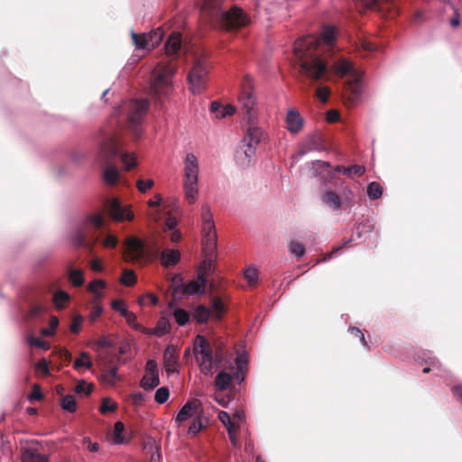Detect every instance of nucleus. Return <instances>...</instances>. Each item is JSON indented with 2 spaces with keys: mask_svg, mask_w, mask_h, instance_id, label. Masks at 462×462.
I'll return each instance as SVG.
<instances>
[{
  "mask_svg": "<svg viewBox=\"0 0 462 462\" xmlns=\"http://www.w3.org/2000/svg\"><path fill=\"white\" fill-rule=\"evenodd\" d=\"M319 46V39L313 35L299 39L293 46L300 72L311 83L327 80L329 78V65L318 51Z\"/></svg>",
  "mask_w": 462,
  "mask_h": 462,
  "instance_id": "1",
  "label": "nucleus"
},
{
  "mask_svg": "<svg viewBox=\"0 0 462 462\" xmlns=\"http://www.w3.org/2000/svg\"><path fill=\"white\" fill-rule=\"evenodd\" d=\"M72 243L78 246L93 247L100 244L106 248H116L118 238L106 226V219L102 213L97 212L88 216L83 228L75 232Z\"/></svg>",
  "mask_w": 462,
  "mask_h": 462,
  "instance_id": "2",
  "label": "nucleus"
},
{
  "mask_svg": "<svg viewBox=\"0 0 462 462\" xmlns=\"http://www.w3.org/2000/svg\"><path fill=\"white\" fill-rule=\"evenodd\" d=\"M200 11L210 23L226 32L245 28L252 22L249 14L236 5L225 10L221 5V0H202Z\"/></svg>",
  "mask_w": 462,
  "mask_h": 462,
  "instance_id": "3",
  "label": "nucleus"
},
{
  "mask_svg": "<svg viewBox=\"0 0 462 462\" xmlns=\"http://www.w3.org/2000/svg\"><path fill=\"white\" fill-rule=\"evenodd\" d=\"M98 156L105 163H109L114 158L119 157L126 171L137 165L135 153L125 151L123 143L113 133L101 131L96 140Z\"/></svg>",
  "mask_w": 462,
  "mask_h": 462,
  "instance_id": "4",
  "label": "nucleus"
},
{
  "mask_svg": "<svg viewBox=\"0 0 462 462\" xmlns=\"http://www.w3.org/2000/svg\"><path fill=\"white\" fill-rule=\"evenodd\" d=\"M202 233H203V251L205 260L201 263L199 273L208 276L214 270V262L217 259V230L213 220V214L208 205L205 204L201 208Z\"/></svg>",
  "mask_w": 462,
  "mask_h": 462,
  "instance_id": "5",
  "label": "nucleus"
},
{
  "mask_svg": "<svg viewBox=\"0 0 462 462\" xmlns=\"http://www.w3.org/2000/svg\"><path fill=\"white\" fill-rule=\"evenodd\" d=\"M263 131L256 126H250L243 139L236 145L234 154L236 165L241 169H248L255 160L256 147L260 143Z\"/></svg>",
  "mask_w": 462,
  "mask_h": 462,
  "instance_id": "6",
  "label": "nucleus"
},
{
  "mask_svg": "<svg viewBox=\"0 0 462 462\" xmlns=\"http://www.w3.org/2000/svg\"><path fill=\"white\" fill-rule=\"evenodd\" d=\"M333 69L335 73L340 77H348L346 82V89L353 98H358L362 94L364 74L357 69L352 62L341 59L337 60Z\"/></svg>",
  "mask_w": 462,
  "mask_h": 462,
  "instance_id": "7",
  "label": "nucleus"
},
{
  "mask_svg": "<svg viewBox=\"0 0 462 462\" xmlns=\"http://www.w3.org/2000/svg\"><path fill=\"white\" fill-rule=\"evenodd\" d=\"M199 163L196 155L189 152L184 161V192L189 204L195 203L198 195Z\"/></svg>",
  "mask_w": 462,
  "mask_h": 462,
  "instance_id": "8",
  "label": "nucleus"
},
{
  "mask_svg": "<svg viewBox=\"0 0 462 462\" xmlns=\"http://www.w3.org/2000/svg\"><path fill=\"white\" fill-rule=\"evenodd\" d=\"M147 99L134 100L130 103L126 127L134 140H139L143 134L142 122L149 107Z\"/></svg>",
  "mask_w": 462,
  "mask_h": 462,
  "instance_id": "9",
  "label": "nucleus"
},
{
  "mask_svg": "<svg viewBox=\"0 0 462 462\" xmlns=\"http://www.w3.org/2000/svg\"><path fill=\"white\" fill-rule=\"evenodd\" d=\"M193 352L199 362L200 372L207 376L214 374V354L204 336L198 335L193 345Z\"/></svg>",
  "mask_w": 462,
  "mask_h": 462,
  "instance_id": "10",
  "label": "nucleus"
},
{
  "mask_svg": "<svg viewBox=\"0 0 462 462\" xmlns=\"http://www.w3.org/2000/svg\"><path fill=\"white\" fill-rule=\"evenodd\" d=\"M19 310L25 319H38L48 310L42 296L35 291L24 294Z\"/></svg>",
  "mask_w": 462,
  "mask_h": 462,
  "instance_id": "11",
  "label": "nucleus"
},
{
  "mask_svg": "<svg viewBox=\"0 0 462 462\" xmlns=\"http://www.w3.org/2000/svg\"><path fill=\"white\" fill-rule=\"evenodd\" d=\"M104 207L106 214L116 222H131L134 217L131 207L124 205L116 198L106 199Z\"/></svg>",
  "mask_w": 462,
  "mask_h": 462,
  "instance_id": "12",
  "label": "nucleus"
},
{
  "mask_svg": "<svg viewBox=\"0 0 462 462\" xmlns=\"http://www.w3.org/2000/svg\"><path fill=\"white\" fill-rule=\"evenodd\" d=\"M207 75L208 69L206 64L200 60H195L188 74L189 89L193 94H199L205 89Z\"/></svg>",
  "mask_w": 462,
  "mask_h": 462,
  "instance_id": "13",
  "label": "nucleus"
},
{
  "mask_svg": "<svg viewBox=\"0 0 462 462\" xmlns=\"http://www.w3.org/2000/svg\"><path fill=\"white\" fill-rule=\"evenodd\" d=\"M175 70V67H170L167 69L166 73H160L154 77L151 82L150 90L155 97L161 99L169 95L172 87L171 76L174 74Z\"/></svg>",
  "mask_w": 462,
  "mask_h": 462,
  "instance_id": "14",
  "label": "nucleus"
},
{
  "mask_svg": "<svg viewBox=\"0 0 462 462\" xmlns=\"http://www.w3.org/2000/svg\"><path fill=\"white\" fill-rule=\"evenodd\" d=\"M178 285L175 289V292H180L181 295L190 294L196 296H201L205 293L206 285L208 283V278L205 277V273H199L196 280L190 281L188 283L183 282L180 275H178Z\"/></svg>",
  "mask_w": 462,
  "mask_h": 462,
  "instance_id": "15",
  "label": "nucleus"
},
{
  "mask_svg": "<svg viewBox=\"0 0 462 462\" xmlns=\"http://www.w3.org/2000/svg\"><path fill=\"white\" fill-rule=\"evenodd\" d=\"M320 200L323 205L327 206L334 212L340 213L341 210L348 205L350 199L346 194L343 198H340L337 192L327 185V187H321Z\"/></svg>",
  "mask_w": 462,
  "mask_h": 462,
  "instance_id": "16",
  "label": "nucleus"
},
{
  "mask_svg": "<svg viewBox=\"0 0 462 462\" xmlns=\"http://www.w3.org/2000/svg\"><path fill=\"white\" fill-rule=\"evenodd\" d=\"M106 282L102 279H95L87 286L88 291L93 294L96 300L93 304V308L90 313V319L92 321H95L103 313V307L97 301L104 298V290L106 288Z\"/></svg>",
  "mask_w": 462,
  "mask_h": 462,
  "instance_id": "17",
  "label": "nucleus"
},
{
  "mask_svg": "<svg viewBox=\"0 0 462 462\" xmlns=\"http://www.w3.org/2000/svg\"><path fill=\"white\" fill-rule=\"evenodd\" d=\"M308 164L311 178L319 179L320 187H327L328 182L334 179V170H330L331 163L329 162L316 160Z\"/></svg>",
  "mask_w": 462,
  "mask_h": 462,
  "instance_id": "18",
  "label": "nucleus"
},
{
  "mask_svg": "<svg viewBox=\"0 0 462 462\" xmlns=\"http://www.w3.org/2000/svg\"><path fill=\"white\" fill-rule=\"evenodd\" d=\"M165 55L171 60L179 59L187 51V46L180 32H172L164 44Z\"/></svg>",
  "mask_w": 462,
  "mask_h": 462,
  "instance_id": "19",
  "label": "nucleus"
},
{
  "mask_svg": "<svg viewBox=\"0 0 462 462\" xmlns=\"http://www.w3.org/2000/svg\"><path fill=\"white\" fill-rule=\"evenodd\" d=\"M374 223L369 219L357 224L353 230L352 238L346 240L343 246H346L351 241H355L356 239H360V243H370V236L374 232Z\"/></svg>",
  "mask_w": 462,
  "mask_h": 462,
  "instance_id": "20",
  "label": "nucleus"
},
{
  "mask_svg": "<svg viewBox=\"0 0 462 462\" xmlns=\"http://www.w3.org/2000/svg\"><path fill=\"white\" fill-rule=\"evenodd\" d=\"M22 462H50L49 456L42 453L38 448L26 447L22 451Z\"/></svg>",
  "mask_w": 462,
  "mask_h": 462,
  "instance_id": "21",
  "label": "nucleus"
},
{
  "mask_svg": "<svg viewBox=\"0 0 462 462\" xmlns=\"http://www.w3.org/2000/svg\"><path fill=\"white\" fill-rule=\"evenodd\" d=\"M304 120L300 114L295 110L291 109L286 116L287 129L291 134H298L302 128Z\"/></svg>",
  "mask_w": 462,
  "mask_h": 462,
  "instance_id": "22",
  "label": "nucleus"
},
{
  "mask_svg": "<svg viewBox=\"0 0 462 462\" xmlns=\"http://www.w3.org/2000/svg\"><path fill=\"white\" fill-rule=\"evenodd\" d=\"M199 405L195 401H188L179 411L175 422L180 426L188 419L196 414Z\"/></svg>",
  "mask_w": 462,
  "mask_h": 462,
  "instance_id": "23",
  "label": "nucleus"
},
{
  "mask_svg": "<svg viewBox=\"0 0 462 462\" xmlns=\"http://www.w3.org/2000/svg\"><path fill=\"white\" fill-rule=\"evenodd\" d=\"M415 361L417 363H425L426 365H428V366H425L422 369V372L424 374H427L435 368L439 369L440 366L439 362L435 356H432V353L430 351H422L420 355H418L417 357H415Z\"/></svg>",
  "mask_w": 462,
  "mask_h": 462,
  "instance_id": "24",
  "label": "nucleus"
},
{
  "mask_svg": "<svg viewBox=\"0 0 462 462\" xmlns=\"http://www.w3.org/2000/svg\"><path fill=\"white\" fill-rule=\"evenodd\" d=\"M180 260V253L176 249H166L161 253V263L164 266L175 265Z\"/></svg>",
  "mask_w": 462,
  "mask_h": 462,
  "instance_id": "25",
  "label": "nucleus"
},
{
  "mask_svg": "<svg viewBox=\"0 0 462 462\" xmlns=\"http://www.w3.org/2000/svg\"><path fill=\"white\" fill-rule=\"evenodd\" d=\"M163 362L168 373L178 372V363L172 346H168L163 354Z\"/></svg>",
  "mask_w": 462,
  "mask_h": 462,
  "instance_id": "26",
  "label": "nucleus"
},
{
  "mask_svg": "<svg viewBox=\"0 0 462 462\" xmlns=\"http://www.w3.org/2000/svg\"><path fill=\"white\" fill-rule=\"evenodd\" d=\"M52 303L55 309L62 310L70 300V295L62 289H57L52 294Z\"/></svg>",
  "mask_w": 462,
  "mask_h": 462,
  "instance_id": "27",
  "label": "nucleus"
},
{
  "mask_svg": "<svg viewBox=\"0 0 462 462\" xmlns=\"http://www.w3.org/2000/svg\"><path fill=\"white\" fill-rule=\"evenodd\" d=\"M365 172V168L361 165H353L349 167H345L343 165H337L334 168V177L336 173L345 174L348 177H352L354 175L361 176Z\"/></svg>",
  "mask_w": 462,
  "mask_h": 462,
  "instance_id": "28",
  "label": "nucleus"
},
{
  "mask_svg": "<svg viewBox=\"0 0 462 462\" xmlns=\"http://www.w3.org/2000/svg\"><path fill=\"white\" fill-rule=\"evenodd\" d=\"M239 101L245 109V113L249 115L255 105V97L252 91L245 88L240 95Z\"/></svg>",
  "mask_w": 462,
  "mask_h": 462,
  "instance_id": "29",
  "label": "nucleus"
},
{
  "mask_svg": "<svg viewBox=\"0 0 462 462\" xmlns=\"http://www.w3.org/2000/svg\"><path fill=\"white\" fill-rule=\"evenodd\" d=\"M233 376L231 374L221 371L219 372L215 378V385L217 390L223 392L228 389L231 384Z\"/></svg>",
  "mask_w": 462,
  "mask_h": 462,
  "instance_id": "30",
  "label": "nucleus"
},
{
  "mask_svg": "<svg viewBox=\"0 0 462 462\" xmlns=\"http://www.w3.org/2000/svg\"><path fill=\"white\" fill-rule=\"evenodd\" d=\"M68 277L69 282L75 287H80L85 282L84 272L81 269H76L72 266L68 267Z\"/></svg>",
  "mask_w": 462,
  "mask_h": 462,
  "instance_id": "31",
  "label": "nucleus"
},
{
  "mask_svg": "<svg viewBox=\"0 0 462 462\" xmlns=\"http://www.w3.org/2000/svg\"><path fill=\"white\" fill-rule=\"evenodd\" d=\"M120 177L119 171L116 165H108L103 172V179L108 185H115Z\"/></svg>",
  "mask_w": 462,
  "mask_h": 462,
  "instance_id": "32",
  "label": "nucleus"
},
{
  "mask_svg": "<svg viewBox=\"0 0 462 462\" xmlns=\"http://www.w3.org/2000/svg\"><path fill=\"white\" fill-rule=\"evenodd\" d=\"M160 384L159 374H145L141 382L140 386L145 391H152Z\"/></svg>",
  "mask_w": 462,
  "mask_h": 462,
  "instance_id": "33",
  "label": "nucleus"
},
{
  "mask_svg": "<svg viewBox=\"0 0 462 462\" xmlns=\"http://www.w3.org/2000/svg\"><path fill=\"white\" fill-rule=\"evenodd\" d=\"M164 31L162 27H158L157 29L152 30L147 33L149 47L154 49L160 45L164 38Z\"/></svg>",
  "mask_w": 462,
  "mask_h": 462,
  "instance_id": "34",
  "label": "nucleus"
},
{
  "mask_svg": "<svg viewBox=\"0 0 462 462\" xmlns=\"http://www.w3.org/2000/svg\"><path fill=\"white\" fill-rule=\"evenodd\" d=\"M211 315L209 308L204 305H199L195 308L193 312V318L199 324L207 323Z\"/></svg>",
  "mask_w": 462,
  "mask_h": 462,
  "instance_id": "35",
  "label": "nucleus"
},
{
  "mask_svg": "<svg viewBox=\"0 0 462 462\" xmlns=\"http://www.w3.org/2000/svg\"><path fill=\"white\" fill-rule=\"evenodd\" d=\"M93 365L90 356L87 352H81L79 356L74 361L73 367L77 370L81 368L90 369Z\"/></svg>",
  "mask_w": 462,
  "mask_h": 462,
  "instance_id": "36",
  "label": "nucleus"
},
{
  "mask_svg": "<svg viewBox=\"0 0 462 462\" xmlns=\"http://www.w3.org/2000/svg\"><path fill=\"white\" fill-rule=\"evenodd\" d=\"M383 187L377 181H372L367 186V196L371 200H376L382 197Z\"/></svg>",
  "mask_w": 462,
  "mask_h": 462,
  "instance_id": "37",
  "label": "nucleus"
},
{
  "mask_svg": "<svg viewBox=\"0 0 462 462\" xmlns=\"http://www.w3.org/2000/svg\"><path fill=\"white\" fill-rule=\"evenodd\" d=\"M125 431V425L121 421H116L114 425L113 441L116 445L125 443V439L123 436Z\"/></svg>",
  "mask_w": 462,
  "mask_h": 462,
  "instance_id": "38",
  "label": "nucleus"
},
{
  "mask_svg": "<svg viewBox=\"0 0 462 462\" xmlns=\"http://www.w3.org/2000/svg\"><path fill=\"white\" fill-rule=\"evenodd\" d=\"M173 316L177 324L180 327L187 325L190 320V314L188 310L179 308L173 312Z\"/></svg>",
  "mask_w": 462,
  "mask_h": 462,
  "instance_id": "39",
  "label": "nucleus"
},
{
  "mask_svg": "<svg viewBox=\"0 0 462 462\" xmlns=\"http://www.w3.org/2000/svg\"><path fill=\"white\" fill-rule=\"evenodd\" d=\"M101 378L107 383H114L116 381L119 380L118 367L111 366L107 369H105L101 374Z\"/></svg>",
  "mask_w": 462,
  "mask_h": 462,
  "instance_id": "40",
  "label": "nucleus"
},
{
  "mask_svg": "<svg viewBox=\"0 0 462 462\" xmlns=\"http://www.w3.org/2000/svg\"><path fill=\"white\" fill-rule=\"evenodd\" d=\"M131 35L136 49L144 50L149 47L147 33L138 34L132 31Z\"/></svg>",
  "mask_w": 462,
  "mask_h": 462,
  "instance_id": "41",
  "label": "nucleus"
},
{
  "mask_svg": "<svg viewBox=\"0 0 462 462\" xmlns=\"http://www.w3.org/2000/svg\"><path fill=\"white\" fill-rule=\"evenodd\" d=\"M60 407L69 412H74L77 409V403L74 396L68 394L61 398Z\"/></svg>",
  "mask_w": 462,
  "mask_h": 462,
  "instance_id": "42",
  "label": "nucleus"
},
{
  "mask_svg": "<svg viewBox=\"0 0 462 462\" xmlns=\"http://www.w3.org/2000/svg\"><path fill=\"white\" fill-rule=\"evenodd\" d=\"M211 310V312L214 313V315L217 318V319H220L221 316L225 313L226 311V306L224 304V302L222 301L221 299L219 298H215L212 302H211V307L209 309Z\"/></svg>",
  "mask_w": 462,
  "mask_h": 462,
  "instance_id": "43",
  "label": "nucleus"
},
{
  "mask_svg": "<svg viewBox=\"0 0 462 462\" xmlns=\"http://www.w3.org/2000/svg\"><path fill=\"white\" fill-rule=\"evenodd\" d=\"M170 396V391L169 388L166 386H162L158 388L154 394V400L159 404L165 403Z\"/></svg>",
  "mask_w": 462,
  "mask_h": 462,
  "instance_id": "44",
  "label": "nucleus"
},
{
  "mask_svg": "<svg viewBox=\"0 0 462 462\" xmlns=\"http://www.w3.org/2000/svg\"><path fill=\"white\" fill-rule=\"evenodd\" d=\"M321 40L327 45H332L336 40V29L334 27H326L321 33Z\"/></svg>",
  "mask_w": 462,
  "mask_h": 462,
  "instance_id": "45",
  "label": "nucleus"
},
{
  "mask_svg": "<svg viewBox=\"0 0 462 462\" xmlns=\"http://www.w3.org/2000/svg\"><path fill=\"white\" fill-rule=\"evenodd\" d=\"M120 282L123 285L130 287L136 282V276L131 270H125L122 273Z\"/></svg>",
  "mask_w": 462,
  "mask_h": 462,
  "instance_id": "46",
  "label": "nucleus"
},
{
  "mask_svg": "<svg viewBox=\"0 0 462 462\" xmlns=\"http://www.w3.org/2000/svg\"><path fill=\"white\" fill-rule=\"evenodd\" d=\"M289 251L294 254L297 259H300L305 254V247L302 244L293 241L289 245Z\"/></svg>",
  "mask_w": 462,
  "mask_h": 462,
  "instance_id": "47",
  "label": "nucleus"
},
{
  "mask_svg": "<svg viewBox=\"0 0 462 462\" xmlns=\"http://www.w3.org/2000/svg\"><path fill=\"white\" fill-rule=\"evenodd\" d=\"M310 145L315 150L324 149V141L320 134H312L309 137Z\"/></svg>",
  "mask_w": 462,
  "mask_h": 462,
  "instance_id": "48",
  "label": "nucleus"
},
{
  "mask_svg": "<svg viewBox=\"0 0 462 462\" xmlns=\"http://www.w3.org/2000/svg\"><path fill=\"white\" fill-rule=\"evenodd\" d=\"M27 341L31 346H35V347L42 348V349L50 348V344L47 341L41 339L39 337H33V336L29 337Z\"/></svg>",
  "mask_w": 462,
  "mask_h": 462,
  "instance_id": "49",
  "label": "nucleus"
},
{
  "mask_svg": "<svg viewBox=\"0 0 462 462\" xmlns=\"http://www.w3.org/2000/svg\"><path fill=\"white\" fill-rule=\"evenodd\" d=\"M205 428L203 422H202V420L200 417H196L189 428V433L190 434H193V435H197L198 433H199L203 429Z\"/></svg>",
  "mask_w": 462,
  "mask_h": 462,
  "instance_id": "50",
  "label": "nucleus"
},
{
  "mask_svg": "<svg viewBox=\"0 0 462 462\" xmlns=\"http://www.w3.org/2000/svg\"><path fill=\"white\" fill-rule=\"evenodd\" d=\"M116 404L111 401L110 398H105L102 401V403L100 405V412L101 413H107V412H113L116 410Z\"/></svg>",
  "mask_w": 462,
  "mask_h": 462,
  "instance_id": "51",
  "label": "nucleus"
},
{
  "mask_svg": "<svg viewBox=\"0 0 462 462\" xmlns=\"http://www.w3.org/2000/svg\"><path fill=\"white\" fill-rule=\"evenodd\" d=\"M112 309L115 310V311H117L120 313L121 316L123 317H126V315H128V309L127 307L125 305L124 301L120 300H114L112 301Z\"/></svg>",
  "mask_w": 462,
  "mask_h": 462,
  "instance_id": "52",
  "label": "nucleus"
},
{
  "mask_svg": "<svg viewBox=\"0 0 462 462\" xmlns=\"http://www.w3.org/2000/svg\"><path fill=\"white\" fill-rule=\"evenodd\" d=\"M315 95L322 103H326L330 95V89L326 86H320L317 88Z\"/></svg>",
  "mask_w": 462,
  "mask_h": 462,
  "instance_id": "53",
  "label": "nucleus"
},
{
  "mask_svg": "<svg viewBox=\"0 0 462 462\" xmlns=\"http://www.w3.org/2000/svg\"><path fill=\"white\" fill-rule=\"evenodd\" d=\"M43 399V393H42L41 387L38 384L32 386V393L28 395V400L31 402L41 401Z\"/></svg>",
  "mask_w": 462,
  "mask_h": 462,
  "instance_id": "54",
  "label": "nucleus"
},
{
  "mask_svg": "<svg viewBox=\"0 0 462 462\" xmlns=\"http://www.w3.org/2000/svg\"><path fill=\"white\" fill-rule=\"evenodd\" d=\"M218 420L226 427L227 431H228V429H234L230 415L227 411H219Z\"/></svg>",
  "mask_w": 462,
  "mask_h": 462,
  "instance_id": "55",
  "label": "nucleus"
},
{
  "mask_svg": "<svg viewBox=\"0 0 462 462\" xmlns=\"http://www.w3.org/2000/svg\"><path fill=\"white\" fill-rule=\"evenodd\" d=\"M136 185L138 190L144 193L153 186V180L152 179H148L146 180H139Z\"/></svg>",
  "mask_w": 462,
  "mask_h": 462,
  "instance_id": "56",
  "label": "nucleus"
},
{
  "mask_svg": "<svg viewBox=\"0 0 462 462\" xmlns=\"http://www.w3.org/2000/svg\"><path fill=\"white\" fill-rule=\"evenodd\" d=\"M245 276L247 282L251 284L255 283L258 279L257 272L254 268H247L245 272Z\"/></svg>",
  "mask_w": 462,
  "mask_h": 462,
  "instance_id": "57",
  "label": "nucleus"
},
{
  "mask_svg": "<svg viewBox=\"0 0 462 462\" xmlns=\"http://www.w3.org/2000/svg\"><path fill=\"white\" fill-rule=\"evenodd\" d=\"M93 391V385L88 384L84 381L76 386V392L78 393L90 394Z\"/></svg>",
  "mask_w": 462,
  "mask_h": 462,
  "instance_id": "58",
  "label": "nucleus"
},
{
  "mask_svg": "<svg viewBox=\"0 0 462 462\" xmlns=\"http://www.w3.org/2000/svg\"><path fill=\"white\" fill-rule=\"evenodd\" d=\"M145 371L147 374H159L156 361L153 359H149L146 362Z\"/></svg>",
  "mask_w": 462,
  "mask_h": 462,
  "instance_id": "59",
  "label": "nucleus"
},
{
  "mask_svg": "<svg viewBox=\"0 0 462 462\" xmlns=\"http://www.w3.org/2000/svg\"><path fill=\"white\" fill-rule=\"evenodd\" d=\"M235 363L236 365V369L244 370L248 365V359L246 356L241 354L236 356Z\"/></svg>",
  "mask_w": 462,
  "mask_h": 462,
  "instance_id": "60",
  "label": "nucleus"
},
{
  "mask_svg": "<svg viewBox=\"0 0 462 462\" xmlns=\"http://www.w3.org/2000/svg\"><path fill=\"white\" fill-rule=\"evenodd\" d=\"M235 112H236V108L234 106H232V105H226L224 106H222L221 113H220V115H217V117L224 118L226 116L234 115Z\"/></svg>",
  "mask_w": 462,
  "mask_h": 462,
  "instance_id": "61",
  "label": "nucleus"
},
{
  "mask_svg": "<svg viewBox=\"0 0 462 462\" xmlns=\"http://www.w3.org/2000/svg\"><path fill=\"white\" fill-rule=\"evenodd\" d=\"M81 323H82V317L81 316L76 317L70 324V328H69L70 331L73 334H78L80 331Z\"/></svg>",
  "mask_w": 462,
  "mask_h": 462,
  "instance_id": "62",
  "label": "nucleus"
},
{
  "mask_svg": "<svg viewBox=\"0 0 462 462\" xmlns=\"http://www.w3.org/2000/svg\"><path fill=\"white\" fill-rule=\"evenodd\" d=\"M131 399L134 405H141L144 402L145 396L141 392H134L132 393Z\"/></svg>",
  "mask_w": 462,
  "mask_h": 462,
  "instance_id": "63",
  "label": "nucleus"
},
{
  "mask_svg": "<svg viewBox=\"0 0 462 462\" xmlns=\"http://www.w3.org/2000/svg\"><path fill=\"white\" fill-rule=\"evenodd\" d=\"M96 344L103 348H111L113 347V342L106 337H101L97 341Z\"/></svg>",
  "mask_w": 462,
  "mask_h": 462,
  "instance_id": "64",
  "label": "nucleus"
}]
</instances>
